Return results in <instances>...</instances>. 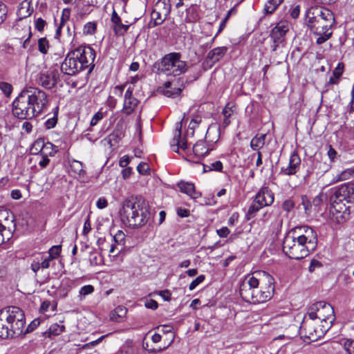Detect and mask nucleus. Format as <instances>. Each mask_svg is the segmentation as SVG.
Returning <instances> with one entry per match:
<instances>
[{"label":"nucleus","instance_id":"nucleus-1","mask_svg":"<svg viewBox=\"0 0 354 354\" xmlns=\"http://www.w3.org/2000/svg\"><path fill=\"white\" fill-rule=\"evenodd\" d=\"M317 241V232L312 227L297 226L286 234L282 249L290 259L299 260L315 250Z\"/></svg>","mask_w":354,"mask_h":354},{"label":"nucleus","instance_id":"nucleus-2","mask_svg":"<svg viewBox=\"0 0 354 354\" xmlns=\"http://www.w3.org/2000/svg\"><path fill=\"white\" fill-rule=\"evenodd\" d=\"M12 113L20 120H30L43 113L48 106V95L36 87L21 91L12 102Z\"/></svg>","mask_w":354,"mask_h":354},{"label":"nucleus","instance_id":"nucleus-3","mask_svg":"<svg viewBox=\"0 0 354 354\" xmlns=\"http://www.w3.org/2000/svg\"><path fill=\"white\" fill-rule=\"evenodd\" d=\"M274 278L263 272V277L258 279L254 274L245 276L239 286V294L247 303L257 304L269 301L274 291Z\"/></svg>","mask_w":354,"mask_h":354},{"label":"nucleus","instance_id":"nucleus-4","mask_svg":"<svg viewBox=\"0 0 354 354\" xmlns=\"http://www.w3.org/2000/svg\"><path fill=\"white\" fill-rule=\"evenodd\" d=\"M75 36L74 34L71 42V50L61 64V72L64 75L75 76L88 69L87 75H88L95 66L93 62L95 58V51L92 47L86 45L74 47L73 42Z\"/></svg>","mask_w":354,"mask_h":354},{"label":"nucleus","instance_id":"nucleus-5","mask_svg":"<svg viewBox=\"0 0 354 354\" xmlns=\"http://www.w3.org/2000/svg\"><path fill=\"white\" fill-rule=\"evenodd\" d=\"M120 215L124 225L131 228H139L149 221V207L141 197H131L122 203Z\"/></svg>","mask_w":354,"mask_h":354},{"label":"nucleus","instance_id":"nucleus-6","mask_svg":"<svg viewBox=\"0 0 354 354\" xmlns=\"http://www.w3.org/2000/svg\"><path fill=\"white\" fill-rule=\"evenodd\" d=\"M329 200L335 212L337 221L344 223L348 220L352 209L354 208V185H341L333 192Z\"/></svg>","mask_w":354,"mask_h":354},{"label":"nucleus","instance_id":"nucleus-7","mask_svg":"<svg viewBox=\"0 0 354 354\" xmlns=\"http://www.w3.org/2000/svg\"><path fill=\"white\" fill-rule=\"evenodd\" d=\"M26 324L25 315L21 309L10 306L0 310V337L13 338L22 335Z\"/></svg>","mask_w":354,"mask_h":354},{"label":"nucleus","instance_id":"nucleus-8","mask_svg":"<svg viewBox=\"0 0 354 354\" xmlns=\"http://www.w3.org/2000/svg\"><path fill=\"white\" fill-rule=\"evenodd\" d=\"M152 69L157 73L166 76L177 77L187 72L188 65L187 62L182 59L180 53L171 52L156 61L153 64Z\"/></svg>","mask_w":354,"mask_h":354},{"label":"nucleus","instance_id":"nucleus-9","mask_svg":"<svg viewBox=\"0 0 354 354\" xmlns=\"http://www.w3.org/2000/svg\"><path fill=\"white\" fill-rule=\"evenodd\" d=\"M274 201V196L272 190L266 186L262 187L256 194L253 201L248 207L245 214V218H253L257 212L262 208L270 206Z\"/></svg>","mask_w":354,"mask_h":354},{"label":"nucleus","instance_id":"nucleus-10","mask_svg":"<svg viewBox=\"0 0 354 354\" xmlns=\"http://www.w3.org/2000/svg\"><path fill=\"white\" fill-rule=\"evenodd\" d=\"M335 23L329 20L306 19L308 28L317 37L316 44L318 45L325 43L332 37V27Z\"/></svg>","mask_w":354,"mask_h":354},{"label":"nucleus","instance_id":"nucleus-11","mask_svg":"<svg viewBox=\"0 0 354 354\" xmlns=\"http://www.w3.org/2000/svg\"><path fill=\"white\" fill-rule=\"evenodd\" d=\"M59 80V71L52 68L41 71L36 79L37 84L46 89H51L56 86Z\"/></svg>","mask_w":354,"mask_h":354},{"label":"nucleus","instance_id":"nucleus-12","mask_svg":"<svg viewBox=\"0 0 354 354\" xmlns=\"http://www.w3.org/2000/svg\"><path fill=\"white\" fill-rule=\"evenodd\" d=\"M317 319H319L322 324L325 323L326 324V326L322 324V326L324 328V331H327L335 320L333 306L330 304L322 301V308H320Z\"/></svg>","mask_w":354,"mask_h":354},{"label":"nucleus","instance_id":"nucleus-13","mask_svg":"<svg viewBox=\"0 0 354 354\" xmlns=\"http://www.w3.org/2000/svg\"><path fill=\"white\" fill-rule=\"evenodd\" d=\"M306 19L329 20L330 21H335L333 12L325 7H311L306 11Z\"/></svg>","mask_w":354,"mask_h":354},{"label":"nucleus","instance_id":"nucleus-14","mask_svg":"<svg viewBox=\"0 0 354 354\" xmlns=\"http://www.w3.org/2000/svg\"><path fill=\"white\" fill-rule=\"evenodd\" d=\"M181 129L182 121L176 124L174 136L170 143L171 151L176 153H178L180 149L183 150H186L187 149V142L185 137H182Z\"/></svg>","mask_w":354,"mask_h":354},{"label":"nucleus","instance_id":"nucleus-15","mask_svg":"<svg viewBox=\"0 0 354 354\" xmlns=\"http://www.w3.org/2000/svg\"><path fill=\"white\" fill-rule=\"evenodd\" d=\"M301 165V158L297 151H293L289 158L288 165L281 167L280 174L286 176H292L297 174Z\"/></svg>","mask_w":354,"mask_h":354},{"label":"nucleus","instance_id":"nucleus-16","mask_svg":"<svg viewBox=\"0 0 354 354\" xmlns=\"http://www.w3.org/2000/svg\"><path fill=\"white\" fill-rule=\"evenodd\" d=\"M301 330H305L306 336L310 340L315 341L317 338L322 337L326 331H324V328L322 329L321 332L317 331V329L314 328L311 322H309L306 315H305L303 322H301Z\"/></svg>","mask_w":354,"mask_h":354},{"label":"nucleus","instance_id":"nucleus-17","mask_svg":"<svg viewBox=\"0 0 354 354\" xmlns=\"http://www.w3.org/2000/svg\"><path fill=\"white\" fill-rule=\"evenodd\" d=\"M289 30V26L287 21H280L270 32V37L274 44L280 41L281 39L286 34Z\"/></svg>","mask_w":354,"mask_h":354},{"label":"nucleus","instance_id":"nucleus-18","mask_svg":"<svg viewBox=\"0 0 354 354\" xmlns=\"http://www.w3.org/2000/svg\"><path fill=\"white\" fill-rule=\"evenodd\" d=\"M180 191L188 196L193 199H197L201 196V193L196 191L195 186L192 183L180 181L177 184Z\"/></svg>","mask_w":354,"mask_h":354},{"label":"nucleus","instance_id":"nucleus-19","mask_svg":"<svg viewBox=\"0 0 354 354\" xmlns=\"http://www.w3.org/2000/svg\"><path fill=\"white\" fill-rule=\"evenodd\" d=\"M227 48L226 46L216 47L209 51L206 60L212 65L219 62L226 54Z\"/></svg>","mask_w":354,"mask_h":354},{"label":"nucleus","instance_id":"nucleus-20","mask_svg":"<svg viewBox=\"0 0 354 354\" xmlns=\"http://www.w3.org/2000/svg\"><path fill=\"white\" fill-rule=\"evenodd\" d=\"M111 21L114 24L113 30L115 35H122L129 30V26L122 23L121 18L115 10L112 12Z\"/></svg>","mask_w":354,"mask_h":354},{"label":"nucleus","instance_id":"nucleus-21","mask_svg":"<svg viewBox=\"0 0 354 354\" xmlns=\"http://www.w3.org/2000/svg\"><path fill=\"white\" fill-rule=\"evenodd\" d=\"M123 136L124 133L122 127L117 126L112 133L104 138V141L107 142L110 147H112L118 144Z\"/></svg>","mask_w":354,"mask_h":354},{"label":"nucleus","instance_id":"nucleus-22","mask_svg":"<svg viewBox=\"0 0 354 354\" xmlns=\"http://www.w3.org/2000/svg\"><path fill=\"white\" fill-rule=\"evenodd\" d=\"M65 330V326L57 323L53 324L49 328L41 333V336L44 338H51L52 336H57L63 333Z\"/></svg>","mask_w":354,"mask_h":354},{"label":"nucleus","instance_id":"nucleus-23","mask_svg":"<svg viewBox=\"0 0 354 354\" xmlns=\"http://www.w3.org/2000/svg\"><path fill=\"white\" fill-rule=\"evenodd\" d=\"M211 149L206 146L203 140H199L193 146L192 151L194 154L198 158H203L206 156Z\"/></svg>","mask_w":354,"mask_h":354},{"label":"nucleus","instance_id":"nucleus-24","mask_svg":"<svg viewBox=\"0 0 354 354\" xmlns=\"http://www.w3.org/2000/svg\"><path fill=\"white\" fill-rule=\"evenodd\" d=\"M266 134H257L250 140V146L252 150L259 151L266 143Z\"/></svg>","mask_w":354,"mask_h":354},{"label":"nucleus","instance_id":"nucleus-25","mask_svg":"<svg viewBox=\"0 0 354 354\" xmlns=\"http://www.w3.org/2000/svg\"><path fill=\"white\" fill-rule=\"evenodd\" d=\"M185 21L187 23H194L199 20L200 15L198 8L195 5H192L186 9Z\"/></svg>","mask_w":354,"mask_h":354},{"label":"nucleus","instance_id":"nucleus-26","mask_svg":"<svg viewBox=\"0 0 354 354\" xmlns=\"http://www.w3.org/2000/svg\"><path fill=\"white\" fill-rule=\"evenodd\" d=\"M139 101L136 97L124 99L123 110L127 115L131 114L137 107Z\"/></svg>","mask_w":354,"mask_h":354},{"label":"nucleus","instance_id":"nucleus-27","mask_svg":"<svg viewBox=\"0 0 354 354\" xmlns=\"http://www.w3.org/2000/svg\"><path fill=\"white\" fill-rule=\"evenodd\" d=\"M283 0H268L264 5L263 11L266 15L272 14Z\"/></svg>","mask_w":354,"mask_h":354},{"label":"nucleus","instance_id":"nucleus-28","mask_svg":"<svg viewBox=\"0 0 354 354\" xmlns=\"http://www.w3.org/2000/svg\"><path fill=\"white\" fill-rule=\"evenodd\" d=\"M320 308H322V301L313 304L308 308L307 314L306 315V317H308L310 320L317 319Z\"/></svg>","mask_w":354,"mask_h":354},{"label":"nucleus","instance_id":"nucleus-29","mask_svg":"<svg viewBox=\"0 0 354 354\" xmlns=\"http://www.w3.org/2000/svg\"><path fill=\"white\" fill-rule=\"evenodd\" d=\"M70 168L75 174H77L80 176H84L86 174L85 170L83 169V164L80 161L72 160L70 161Z\"/></svg>","mask_w":354,"mask_h":354},{"label":"nucleus","instance_id":"nucleus-30","mask_svg":"<svg viewBox=\"0 0 354 354\" xmlns=\"http://www.w3.org/2000/svg\"><path fill=\"white\" fill-rule=\"evenodd\" d=\"M57 149V147L50 142H46L45 147H44L40 156L52 157L55 155Z\"/></svg>","mask_w":354,"mask_h":354},{"label":"nucleus","instance_id":"nucleus-31","mask_svg":"<svg viewBox=\"0 0 354 354\" xmlns=\"http://www.w3.org/2000/svg\"><path fill=\"white\" fill-rule=\"evenodd\" d=\"M12 236V232L10 227L8 228L0 223V245L4 242L8 241Z\"/></svg>","mask_w":354,"mask_h":354},{"label":"nucleus","instance_id":"nucleus-32","mask_svg":"<svg viewBox=\"0 0 354 354\" xmlns=\"http://www.w3.org/2000/svg\"><path fill=\"white\" fill-rule=\"evenodd\" d=\"M46 142L44 138H38L32 144L31 151L32 153L40 156L44 147H45Z\"/></svg>","mask_w":354,"mask_h":354},{"label":"nucleus","instance_id":"nucleus-33","mask_svg":"<svg viewBox=\"0 0 354 354\" xmlns=\"http://www.w3.org/2000/svg\"><path fill=\"white\" fill-rule=\"evenodd\" d=\"M232 111V106H230V104L227 103L222 111V113L224 116L223 124L224 127H226L230 124V118L231 117Z\"/></svg>","mask_w":354,"mask_h":354},{"label":"nucleus","instance_id":"nucleus-34","mask_svg":"<svg viewBox=\"0 0 354 354\" xmlns=\"http://www.w3.org/2000/svg\"><path fill=\"white\" fill-rule=\"evenodd\" d=\"M151 19L152 20L149 22L150 27H156L162 24L165 21V19H162L160 12L155 10L151 12Z\"/></svg>","mask_w":354,"mask_h":354},{"label":"nucleus","instance_id":"nucleus-35","mask_svg":"<svg viewBox=\"0 0 354 354\" xmlns=\"http://www.w3.org/2000/svg\"><path fill=\"white\" fill-rule=\"evenodd\" d=\"M94 287L92 285H85L82 286L79 291V300L82 301L84 298L88 295L92 294L94 292Z\"/></svg>","mask_w":354,"mask_h":354},{"label":"nucleus","instance_id":"nucleus-36","mask_svg":"<svg viewBox=\"0 0 354 354\" xmlns=\"http://www.w3.org/2000/svg\"><path fill=\"white\" fill-rule=\"evenodd\" d=\"M354 177V168H348L342 171L336 177V181H343Z\"/></svg>","mask_w":354,"mask_h":354},{"label":"nucleus","instance_id":"nucleus-37","mask_svg":"<svg viewBox=\"0 0 354 354\" xmlns=\"http://www.w3.org/2000/svg\"><path fill=\"white\" fill-rule=\"evenodd\" d=\"M185 86V84H182L180 87L167 89L164 91L163 93L168 97H176L180 95Z\"/></svg>","mask_w":354,"mask_h":354},{"label":"nucleus","instance_id":"nucleus-38","mask_svg":"<svg viewBox=\"0 0 354 354\" xmlns=\"http://www.w3.org/2000/svg\"><path fill=\"white\" fill-rule=\"evenodd\" d=\"M49 47V42L46 37H41L38 40V50L41 53L46 54Z\"/></svg>","mask_w":354,"mask_h":354},{"label":"nucleus","instance_id":"nucleus-39","mask_svg":"<svg viewBox=\"0 0 354 354\" xmlns=\"http://www.w3.org/2000/svg\"><path fill=\"white\" fill-rule=\"evenodd\" d=\"M41 319L39 318H36L33 319L26 327L25 330L23 329V333L22 335H26L27 333L32 332L34 330H35L41 324Z\"/></svg>","mask_w":354,"mask_h":354},{"label":"nucleus","instance_id":"nucleus-40","mask_svg":"<svg viewBox=\"0 0 354 354\" xmlns=\"http://www.w3.org/2000/svg\"><path fill=\"white\" fill-rule=\"evenodd\" d=\"M97 28V25L95 22H88L84 26L83 33L86 35H93Z\"/></svg>","mask_w":354,"mask_h":354},{"label":"nucleus","instance_id":"nucleus-41","mask_svg":"<svg viewBox=\"0 0 354 354\" xmlns=\"http://www.w3.org/2000/svg\"><path fill=\"white\" fill-rule=\"evenodd\" d=\"M327 200H328V194L321 192L313 198V205L315 207H319L324 202H326Z\"/></svg>","mask_w":354,"mask_h":354},{"label":"nucleus","instance_id":"nucleus-42","mask_svg":"<svg viewBox=\"0 0 354 354\" xmlns=\"http://www.w3.org/2000/svg\"><path fill=\"white\" fill-rule=\"evenodd\" d=\"M42 259L43 255L39 254L38 256L33 259L30 264V268L35 274L39 271L40 268H41L40 261L42 260Z\"/></svg>","mask_w":354,"mask_h":354},{"label":"nucleus","instance_id":"nucleus-43","mask_svg":"<svg viewBox=\"0 0 354 354\" xmlns=\"http://www.w3.org/2000/svg\"><path fill=\"white\" fill-rule=\"evenodd\" d=\"M0 90L3 93L6 97H8L12 92V86L8 82H1Z\"/></svg>","mask_w":354,"mask_h":354},{"label":"nucleus","instance_id":"nucleus-44","mask_svg":"<svg viewBox=\"0 0 354 354\" xmlns=\"http://www.w3.org/2000/svg\"><path fill=\"white\" fill-rule=\"evenodd\" d=\"M113 239L116 244L123 246L125 243V234L122 230H118Z\"/></svg>","mask_w":354,"mask_h":354},{"label":"nucleus","instance_id":"nucleus-45","mask_svg":"<svg viewBox=\"0 0 354 354\" xmlns=\"http://www.w3.org/2000/svg\"><path fill=\"white\" fill-rule=\"evenodd\" d=\"M127 313V309L122 306H118L116 307L113 311L112 319L118 321L114 316L116 315L118 317L122 318L124 317Z\"/></svg>","mask_w":354,"mask_h":354},{"label":"nucleus","instance_id":"nucleus-46","mask_svg":"<svg viewBox=\"0 0 354 354\" xmlns=\"http://www.w3.org/2000/svg\"><path fill=\"white\" fill-rule=\"evenodd\" d=\"M344 71V64L343 62H339L335 69L333 71V76L337 79L340 80L342 74Z\"/></svg>","mask_w":354,"mask_h":354},{"label":"nucleus","instance_id":"nucleus-47","mask_svg":"<svg viewBox=\"0 0 354 354\" xmlns=\"http://www.w3.org/2000/svg\"><path fill=\"white\" fill-rule=\"evenodd\" d=\"M71 12V10L69 8H65L62 10V16L60 19L61 26H64V25L69 20Z\"/></svg>","mask_w":354,"mask_h":354},{"label":"nucleus","instance_id":"nucleus-48","mask_svg":"<svg viewBox=\"0 0 354 354\" xmlns=\"http://www.w3.org/2000/svg\"><path fill=\"white\" fill-rule=\"evenodd\" d=\"M70 290V285H65L62 283L57 289V294L59 295V297L65 298L68 295V293Z\"/></svg>","mask_w":354,"mask_h":354},{"label":"nucleus","instance_id":"nucleus-49","mask_svg":"<svg viewBox=\"0 0 354 354\" xmlns=\"http://www.w3.org/2000/svg\"><path fill=\"white\" fill-rule=\"evenodd\" d=\"M61 250L62 249L60 245L52 246L48 250V257L52 259H56L59 256Z\"/></svg>","mask_w":354,"mask_h":354},{"label":"nucleus","instance_id":"nucleus-50","mask_svg":"<svg viewBox=\"0 0 354 354\" xmlns=\"http://www.w3.org/2000/svg\"><path fill=\"white\" fill-rule=\"evenodd\" d=\"M205 279V275L201 274L194 279L189 286V290H194L200 283H201Z\"/></svg>","mask_w":354,"mask_h":354},{"label":"nucleus","instance_id":"nucleus-51","mask_svg":"<svg viewBox=\"0 0 354 354\" xmlns=\"http://www.w3.org/2000/svg\"><path fill=\"white\" fill-rule=\"evenodd\" d=\"M150 167L147 162H140L137 166V171L141 175H147L149 173Z\"/></svg>","mask_w":354,"mask_h":354},{"label":"nucleus","instance_id":"nucleus-52","mask_svg":"<svg viewBox=\"0 0 354 354\" xmlns=\"http://www.w3.org/2000/svg\"><path fill=\"white\" fill-rule=\"evenodd\" d=\"M8 14L7 6L0 1V24H1L6 19Z\"/></svg>","mask_w":354,"mask_h":354},{"label":"nucleus","instance_id":"nucleus-53","mask_svg":"<svg viewBox=\"0 0 354 354\" xmlns=\"http://www.w3.org/2000/svg\"><path fill=\"white\" fill-rule=\"evenodd\" d=\"M344 348L348 354H354V339H346Z\"/></svg>","mask_w":354,"mask_h":354},{"label":"nucleus","instance_id":"nucleus-54","mask_svg":"<svg viewBox=\"0 0 354 354\" xmlns=\"http://www.w3.org/2000/svg\"><path fill=\"white\" fill-rule=\"evenodd\" d=\"M47 25L46 21L41 17H39L35 19V29L41 32L44 31L45 26Z\"/></svg>","mask_w":354,"mask_h":354},{"label":"nucleus","instance_id":"nucleus-55","mask_svg":"<svg viewBox=\"0 0 354 354\" xmlns=\"http://www.w3.org/2000/svg\"><path fill=\"white\" fill-rule=\"evenodd\" d=\"M30 5L28 3L27 6H24L23 4L19 9V15L21 18H26L31 15V11L29 9Z\"/></svg>","mask_w":354,"mask_h":354},{"label":"nucleus","instance_id":"nucleus-56","mask_svg":"<svg viewBox=\"0 0 354 354\" xmlns=\"http://www.w3.org/2000/svg\"><path fill=\"white\" fill-rule=\"evenodd\" d=\"M223 163L220 160H216L214 162H212L209 165L208 171H222L223 170Z\"/></svg>","mask_w":354,"mask_h":354},{"label":"nucleus","instance_id":"nucleus-57","mask_svg":"<svg viewBox=\"0 0 354 354\" xmlns=\"http://www.w3.org/2000/svg\"><path fill=\"white\" fill-rule=\"evenodd\" d=\"M57 123V118L56 116H53L50 118H48L44 122V127L46 129H51L54 128Z\"/></svg>","mask_w":354,"mask_h":354},{"label":"nucleus","instance_id":"nucleus-58","mask_svg":"<svg viewBox=\"0 0 354 354\" xmlns=\"http://www.w3.org/2000/svg\"><path fill=\"white\" fill-rule=\"evenodd\" d=\"M104 118V114L101 111H97L94 114L92 117L90 125L93 127L95 126L99 121H100Z\"/></svg>","mask_w":354,"mask_h":354},{"label":"nucleus","instance_id":"nucleus-59","mask_svg":"<svg viewBox=\"0 0 354 354\" xmlns=\"http://www.w3.org/2000/svg\"><path fill=\"white\" fill-rule=\"evenodd\" d=\"M155 293L160 295L166 301H169L171 299V292L167 289L158 291Z\"/></svg>","mask_w":354,"mask_h":354},{"label":"nucleus","instance_id":"nucleus-60","mask_svg":"<svg viewBox=\"0 0 354 354\" xmlns=\"http://www.w3.org/2000/svg\"><path fill=\"white\" fill-rule=\"evenodd\" d=\"M295 207V203L292 200H286L282 203V208L284 211L289 212L291 211Z\"/></svg>","mask_w":354,"mask_h":354},{"label":"nucleus","instance_id":"nucleus-61","mask_svg":"<svg viewBox=\"0 0 354 354\" xmlns=\"http://www.w3.org/2000/svg\"><path fill=\"white\" fill-rule=\"evenodd\" d=\"M322 267V263L316 259H313L310 261V266L308 267V270L310 272H313L315 270L316 268H319Z\"/></svg>","mask_w":354,"mask_h":354},{"label":"nucleus","instance_id":"nucleus-62","mask_svg":"<svg viewBox=\"0 0 354 354\" xmlns=\"http://www.w3.org/2000/svg\"><path fill=\"white\" fill-rule=\"evenodd\" d=\"M328 156L331 162H335L337 156V152L333 148L331 145H329L328 150L327 152Z\"/></svg>","mask_w":354,"mask_h":354},{"label":"nucleus","instance_id":"nucleus-63","mask_svg":"<svg viewBox=\"0 0 354 354\" xmlns=\"http://www.w3.org/2000/svg\"><path fill=\"white\" fill-rule=\"evenodd\" d=\"M145 306L147 308L156 310L158 307V303L153 299H147L145 301Z\"/></svg>","mask_w":354,"mask_h":354},{"label":"nucleus","instance_id":"nucleus-64","mask_svg":"<svg viewBox=\"0 0 354 354\" xmlns=\"http://www.w3.org/2000/svg\"><path fill=\"white\" fill-rule=\"evenodd\" d=\"M120 354H137V351L133 346H127L120 351Z\"/></svg>","mask_w":354,"mask_h":354}]
</instances>
